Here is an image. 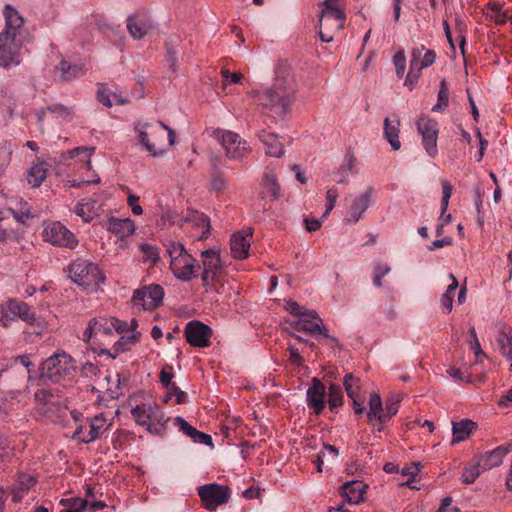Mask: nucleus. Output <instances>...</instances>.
I'll list each match as a JSON object with an SVG mask.
<instances>
[{
  "mask_svg": "<svg viewBox=\"0 0 512 512\" xmlns=\"http://www.w3.org/2000/svg\"><path fill=\"white\" fill-rule=\"evenodd\" d=\"M297 84L294 75L287 67H280L276 72V78L271 87L259 91L256 95L257 102L269 114L283 119L290 111L296 100Z\"/></svg>",
  "mask_w": 512,
  "mask_h": 512,
  "instance_id": "1",
  "label": "nucleus"
},
{
  "mask_svg": "<svg viewBox=\"0 0 512 512\" xmlns=\"http://www.w3.org/2000/svg\"><path fill=\"white\" fill-rule=\"evenodd\" d=\"M3 15L5 28L0 32V67L8 69L21 63L24 18L10 4L4 6Z\"/></svg>",
  "mask_w": 512,
  "mask_h": 512,
  "instance_id": "2",
  "label": "nucleus"
},
{
  "mask_svg": "<svg viewBox=\"0 0 512 512\" xmlns=\"http://www.w3.org/2000/svg\"><path fill=\"white\" fill-rule=\"evenodd\" d=\"M136 131L140 143L153 157L162 156L175 143V131L162 121L136 126Z\"/></svg>",
  "mask_w": 512,
  "mask_h": 512,
  "instance_id": "3",
  "label": "nucleus"
},
{
  "mask_svg": "<svg viewBox=\"0 0 512 512\" xmlns=\"http://www.w3.org/2000/svg\"><path fill=\"white\" fill-rule=\"evenodd\" d=\"M126 330V323L115 317H96L88 322L83 340L90 345H105L115 336Z\"/></svg>",
  "mask_w": 512,
  "mask_h": 512,
  "instance_id": "4",
  "label": "nucleus"
},
{
  "mask_svg": "<svg viewBox=\"0 0 512 512\" xmlns=\"http://www.w3.org/2000/svg\"><path fill=\"white\" fill-rule=\"evenodd\" d=\"M17 319H21L29 326L34 327L35 333L39 335L45 329L44 321L35 316L27 303L16 299H8L0 306V325L7 328Z\"/></svg>",
  "mask_w": 512,
  "mask_h": 512,
  "instance_id": "5",
  "label": "nucleus"
},
{
  "mask_svg": "<svg viewBox=\"0 0 512 512\" xmlns=\"http://www.w3.org/2000/svg\"><path fill=\"white\" fill-rule=\"evenodd\" d=\"M324 8L319 15V36L321 41L329 43L336 32L344 28L345 12L339 0H324Z\"/></svg>",
  "mask_w": 512,
  "mask_h": 512,
  "instance_id": "6",
  "label": "nucleus"
},
{
  "mask_svg": "<svg viewBox=\"0 0 512 512\" xmlns=\"http://www.w3.org/2000/svg\"><path fill=\"white\" fill-rule=\"evenodd\" d=\"M166 247L173 275L178 280L189 282L195 277L196 259L186 251L185 246L180 242L170 241Z\"/></svg>",
  "mask_w": 512,
  "mask_h": 512,
  "instance_id": "7",
  "label": "nucleus"
},
{
  "mask_svg": "<svg viewBox=\"0 0 512 512\" xmlns=\"http://www.w3.org/2000/svg\"><path fill=\"white\" fill-rule=\"evenodd\" d=\"M68 273L70 279L80 286L97 287L105 280L98 265L84 258L72 261Z\"/></svg>",
  "mask_w": 512,
  "mask_h": 512,
  "instance_id": "8",
  "label": "nucleus"
},
{
  "mask_svg": "<svg viewBox=\"0 0 512 512\" xmlns=\"http://www.w3.org/2000/svg\"><path fill=\"white\" fill-rule=\"evenodd\" d=\"M75 371L73 360L65 352L55 353L47 358L40 370V376L53 382H60L68 379Z\"/></svg>",
  "mask_w": 512,
  "mask_h": 512,
  "instance_id": "9",
  "label": "nucleus"
},
{
  "mask_svg": "<svg viewBox=\"0 0 512 512\" xmlns=\"http://www.w3.org/2000/svg\"><path fill=\"white\" fill-rule=\"evenodd\" d=\"M215 135L220 141L226 157L230 160L243 161L251 152L248 142L233 131L217 130Z\"/></svg>",
  "mask_w": 512,
  "mask_h": 512,
  "instance_id": "10",
  "label": "nucleus"
},
{
  "mask_svg": "<svg viewBox=\"0 0 512 512\" xmlns=\"http://www.w3.org/2000/svg\"><path fill=\"white\" fill-rule=\"evenodd\" d=\"M197 490L203 507L210 511L226 504L230 499V489L227 486L210 483L199 486Z\"/></svg>",
  "mask_w": 512,
  "mask_h": 512,
  "instance_id": "11",
  "label": "nucleus"
},
{
  "mask_svg": "<svg viewBox=\"0 0 512 512\" xmlns=\"http://www.w3.org/2000/svg\"><path fill=\"white\" fill-rule=\"evenodd\" d=\"M164 290L160 285L151 284L134 291L131 302L143 310H154L162 304Z\"/></svg>",
  "mask_w": 512,
  "mask_h": 512,
  "instance_id": "12",
  "label": "nucleus"
},
{
  "mask_svg": "<svg viewBox=\"0 0 512 512\" xmlns=\"http://www.w3.org/2000/svg\"><path fill=\"white\" fill-rule=\"evenodd\" d=\"M43 239L52 245L74 249L78 245L75 235L60 222L47 225L43 231Z\"/></svg>",
  "mask_w": 512,
  "mask_h": 512,
  "instance_id": "13",
  "label": "nucleus"
},
{
  "mask_svg": "<svg viewBox=\"0 0 512 512\" xmlns=\"http://www.w3.org/2000/svg\"><path fill=\"white\" fill-rule=\"evenodd\" d=\"M416 125L426 153L432 158L436 157L438 154L437 139L439 132L437 122L428 117H420Z\"/></svg>",
  "mask_w": 512,
  "mask_h": 512,
  "instance_id": "14",
  "label": "nucleus"
},
{
  "mask_svg": "<svg viewBox=\"0 0 512 512\" xmlns=\"http://www.w3.org/2000/svg\"><path fill=\"white\" fill-rule=\"evenodd\" d=\"M203 273L201 279L203 285L208 287L213 285L216 279L221 275L223 263L219 252L214 249H206L201 252Z\"/></svg>",
  "mask_w": 512,
  "mask_h": 512,
  "instance_id": "15",
  "label": "nucleus"
},
{
  "mask_svg": "<svg viewBox=\"0 0 512 512\" xmlns=\"http://www.w3.org/2000/svg\"><path fill=\"white\" fill-rule=\"evenodd\" d=\"M290 324L297 331L329 337L328 329L322 324V319L315 310L307 309L298 319L291 321Z\"/></svg>",
  "mask_w": 512,
  "mask_h": 512,
  "instance_id": "16",
  "label": "nucleus"
},
{
  "mask_svg": "<svg viewBox=\"0 0 512 512\" xmlns=\"http://www.w3.org/2000/svg\"><path fill=\"white\" fill-rule=\"evenodd\" d=\"M184 333L186 341L193 347L205 348L211 344L212 329L201 321L188 322Z\"/></svg>",
  "mask_w": 512,
  "mask_h": 512,
  "instance_id": "17",
  "label": "nucleus"
},
{
  "mask_svg": "<svg viewBox=\"0 0 512 512\" xmlns=\"http://www.w3.org/2000/svg\"><path fill=\"white\" fill-rule=\"evenodd\" d=\"M373 196L374 188L367 187L363 193L353 197L348 209L346 222L352 224L357 223L363 217V214L366 212L369 206L373 203Z\"/></svg>",
  "mask_w": 512,
  "mask_h": 512,
  "instance_id": "18",
  "label": "nucleus"
},
{
  "mask_svg": "<svg viewBox=\"0 0 512 512\" xmlns=\"http://www.w3.org/2000/svg\"><path fill=\"white\" fill-rule=\"evenodd\" d=\"M325 395V385L318 378H312L311 386L306 391V402L316 415L322 413L325 408Z\"/></svg>",
  "mask_w": 512,
  "mask_h": 512,
  "instance_id": "19",
  "label": "nucleus"
},
{
  "mask_svg": "<svg viewBox=\"0 0 512 512\" xmlns=\"http://www.w3.org/2000/svg\"><path fill=\"white\" fill-rule=\"evenodd\" d=\"M252 230H242L234 233L230 239L231 253L235 259H246L249 256Z\"/></svg>",
  "mask_w": 512,
  "mask_h": 512,
  "instance_id": "20",
  "label": "nucleus"
},
{
  "mask_svg": "<svg viewBox=\"0 0 512 512\" xmlns=\"http://www.w3.org/2000/svg\"><path fill=\"white\" fill-rule=\"evenodd\" d=\"M126 25L129 34L134 39H142L153 29L150 18L139 14L129 15L126 20Z\"/></svg>",
  "mask_w": 512,
  "mask_h": 512,
  "instance_id": "21",
  "label": "nucleus"
},
{
  "mask_svg": "<svg viewBox=\"0 0 512 512\" xmlns=\"http://www.w3.org/2000/svg\"><path fill=\"white\" fill-rule=\"evenodd\" d=\"M425 46L423 44L416 46L412 49L411 60L408 74L405 78L404 85L412 91L418 83L421 76V69L418 67V59L421 57Z\"/></svg>",
  "mask_w": 512,
  "mask_h": 512,
  "instance_id": "22",
  "label": "nucleus"
},
{
  "mask_svg": "<svg viewBox=\"0 0 512 512\" xmlns=\"http://www.w3.org/2000/svg\"><path fill=\"white\" fill-rule=\"evenodd\" d=\"M111 422H107L103 413H99L90 419L89 431L83 435L81 442L91 443L99 439L101 435L110 428Z\"/></svg>",
  "mask_w": 512,
  "mask_h": 512,
  "instance_id": "23",
  "label": "nucleus"
},
{
  "mask_svg": "<svg viewBox=\"0 0 512 512\" xmlns=\"http://www.w3.org/2000/svg\"><path fill=\"white\" fill-rule=\"evenodd\" d=\"M365 488L366 485L361 481H348L341 486V495L345 498L346 503L359 504L364 498Z\"/></svg>",
  "mask_w": 512,
  "mask_h": 512,
  "instance_id": "24",
  "label": "nucleus"
},
{
  "mask_svg": "<svg viewBox=\"0 0 512 512\" xmlns=\"http://www.w3.org/2000/svg\"><path fill=\"white\" fill-rule=\"evenodd\" d=\"M140 338L139 332H133L129 335H121L113 345V352L106 348H101L98 352L99 355L106 354L110 358L115 359L120 353L125 352L129 346L134 345Z\"/></svg>",
  "mask_w": 512,
  "mask_h": 512,
  "instance_id": "25",
  "label": "nucleus"
},
{
  "mask_svg": "<svg viewBox=\"0 0 512 512\" xmlns=\"http://www.w3.org/2000/svg\"><path fill=\"white\" fill-rule=\"evenodd\" d=\"M140 338L139 332H133L129 335H121L113 345V352L106 348H101L98 352L99 355L106 354L110 358L115 359L120 353L125 352L129 346L134 345Z\"/></svg>",
  "mask_w": 512,
  "mask_h": 512,
  "instance_id": "26",
  "label": "nucleus"
},
{
  "mask_svg": "<svg viewBox=\"0 0 512 512\" xmlns=\"http://www.w3.org/2000/svg\"><path fill=\"white\" fill-rule=\"evenodd\" d=\"M258 137L265 147L266 155L279 158L284 154V146L278 135L263 130Z\"/></svg>",
  "mask_w": 512,
  "mask_h": 512,
  "instance_id": "27",
  "label": "nucleus"
},
{
  "mask_svg": "<svg viewBox=\"0 0 512 512\" xmlns=\"http://www.w3.org/2000/svg\"><path fill=\"white\" fill-rule=\"evenodd\" d=\"M36 478L27 473H19L12 490L13 502H19L34 485Z\"/></svg>",
  "mask_w": 512,
  "mask_h": 512,
  "instance_id": "28",
  "label": "nucleus"
},
{
  "mask_svg": "<svg viewBox=\"0 0 512 512\" xmlns=\"http://www.w3.org/2000/svg\"><path fill=\"white\" fill-rule=\"evenodd\" d=\"M496 342L501 354L511 362L510 370L512 371V334L511 329L506 325H502L498 329Z\"/></svg>",
  "mask_w": 512,
  "mask_h": 512,
  "instance_id": "29",
  "label": "nucleus"
},
{
  "mask_svg": "<svg viewBox=\"0 0 512 512\" xmlns=\"http://www.w3.org/2000/svg\"><path fill=\"white\" fill-rule=\"evenodd\" d=\"M101 204L93 199H83L75 207V213L77 216L83 219L84 222H90L94 217L99 214Z\"/></svg>",
  "mask_w": 512,
  "mask_h": 512,
  "instance_id": "30",
  "label": "nucleus"
},
{
  "mask_svg": "<svg viewBox=\"0 0 512 512\" xmlns=\"http://www.w3.org/2000/svg\"><path fill=\"white\" fill-rule=\"evenodd\" d=\"M106 227L110 232L120 238L133 234L135 230L134 222L129 218L117 219L115 217H110L107 220Z\"/></svg>",
  "mask_w": 512,
  "mask_h": 512,
  "instance_id": "31",
  "label": "nucleus"
},
{
  "mask_svg": "<svg viewBox=\"0 0 512 512\" xmlns=\"http://www.w3.org/2000/svg\"><path fill=\"white\" fill-rule=\"evenodd\" d=\"M399 126L400 120L397 116H395L393 120L388 117L384 119V136L394 151L399 150L401 147V142L399 140Z\"/></svg>",
  "mask_w": 512,
  "mask_h": 512,
  "instance_id": "32",
  "label": "nucleus"
},
{
  "mask_svg": "<svg viewBox=\"0 0 512 512\" xmlns=\"http://www.w3.org/2000/svg\"><path fill=\"white\" fill-rule=\"evenodd\" d=\"M475 429L476 423L468 419L452 422V444L468 439Z\"/></svg>",
  "mask_w": 512,
  "mask_h": 512,
  "instance_id": "33",
  "label": "nucleus"
},
{
  "mask_svg": "<svg viewBox=\"0 0 512 512\" xmlns=\"http://www.w3.org/2000/svg\"><path fill=\"white\" fill-rule=\"evenodd\" d=\"M169 418L156 405H151L149 433L162 435L166 431Z\"/></svg>",
  "mask_w": 512,
  "mask_h": 512,
  "instance_id": "34",
  "label": "nucleus"
},
{
  "mask_svg": "<svg viewBox=\"0 0 512 512\" xmlns=\"http://www.w3.org/2000/svg\"><path fill=\"white\" fill-rule=\"evenodd\" d=\"M48 165L44 161H38L31 166L27 173V182L32 188L39 187L47 177Z\"/></svg>",
  "mask_w": 512,
  "mask_h": 512,
  "instance_id": "35",
  "label": "nucleus"
},
{
  "mask_svg": "<svg viewBox=\"0 0 512 512\" xmlns=\"http://www.w3.org/2000/svg\"><path fill=\"white\" fill-rule=\"evenodd\" d=\"M261 186L267 191V193L273 198L278 199L281 195V187L277 178V175L272 170H266Z\"/></svg>",
  "mask_w": 512,
  "mask_h": 512,
  "instance_id": "36",
  "label": "nucleus"
},
{
  "mask_svg": "<svg viewBox=\"0 0 512 512\" xmlns=\"http://www.w3.org/2000/svg\"><path fill=\"white\" fill-rule=\"evenodd\" d=\"M503 456L500 453V450L496 448L492 451L485 452L480 455L477 459L479 467L482 470H490L492 468L498 467L503 462Z\"/></svg>",
  "mask_w": 512,
  "mask_h": 512,
  "instance_id": "37",
  "label": "nucleus"
},
{
  "mask_svg": "<svg viewBox=\"0 0 512 512\" xmlns=\"http://www.w3.org/2000/svg\"><path fill=\"white\" fill-rule=\"evenodd\" d=\"M449 279L451 280V283L448 285L446 291L444 292L440 299V303L444 313H450L452 311L454 293L459 285L458 280L452 273L449 274Z\"/></svg>",
  "mask_w": 512,
  "mask_h": 512,
  "instance_id": "38",
  "label": "nucleus"
},
{
  "mask_svg": "<svg viewBox=\"0 0 512 512\" xmlns=\"http://www.w3.org/2000/svg\"><path fill=\"white\" fill-rule=\"evenodd\" d=\"M151 404L137 405L131 409V414L136 423L146 428L149 432Z\"/></svg>",
  "mask_w": 512,
  "mask_h": 512,
  "instance_id": "39",
  "label": "nucleus"
},
{
  "mask_svg": "<svg viewBox=\"0 0 512 512\" xmlns=\"http://www.w3.org/2000/svg\"><path fill=\"white\" fill-rule=\"evenodd\" d=\"M60 77L63 81H69L74 78L80 77L84 74L81 65H72L66 60H62L59 64Z\"/></svg>",
  "mask_w": 512,
  "mask_h": 512,
  "instance_id": "40",
  "label": "nucleus"
},
{
  "mask_svg": "<svg viewBox=\"0 0 512 512\" xmlns=\"http://www.w3.org/2000/svg\"><path fill=\"white\" fill-rule=\"evenodd\" d=\"M95 148H88V147H76L70 151H68L66 154L62 156L63 160L66 159H73L79 155H81L80 161L83 162V165L87 169H91V155L94 152Z\"/></svg>",
  "mask_w": 512,
  "mask_h": 512,
  "instance_id": "41",
  "label": "nucleus"
},
{
  "mask_svg": "<svg viewBox=\"0 0 512 512\" xmlns=\"http://www.w3.org/2000/svg\"><path fill=\"white\" fill-rule=\"evenodd\" d=\"M379 416H384L382 400L379 394L372 393L369 398V411L367 412V419L369 422L377 420Z\"/></svg>",
  "mask_w": 512,
  "mask_h": 512,
  "instance_id": "42",
  "label": "nucleus"
},
{
  "mask_svg": "<svg viewBox=\"0 0 512 512\" xmlns=\"http://www.w3.org/2000/svg\"><path fill=\"white\" fill-rule=\"evenodd\" d=\"M487 17L497 24H504L508 21L507 12L502 9L501 4L497 2H489L487 4Z\"/></svg>",
  "mask_w": 512,
  "mask_h": 512,
  "instance_id": "43",
  "label": "nucleus"
},
{
  "mask_svg": "<svg viewBox=\"0 0 512 512\" xmlns=\"http://www.w3.org/2000/svg\"><path fill=\"white\" fill-rule=\"evenodd\" d=\"M442 199H441V219H445L444 224L451 220V215H445L448 208L449 199L452 194V185L448 180H442Z\"/></svg>",
  "mask_w": 512,
  "mask_h": 512,
  "instance_id": "44",
  "label": "nucleus"
},
{
  "mask_svg": "<svg viewBox=\"0 0 512 512\" xmlns=\"http://www.w3.org/2000/svg\"><path fill=\"white\" fill-rule=\"evenodd\" d=\"M46 111L50 112L56 118H60L66 121L71 120L74 116L73 109L70 107H66L62 104H53L47 106L45 109L42 110V114L44 115Z\"/></svg>",
  "mask_w": 512,
  "mask_h": 512,
  "instance_id": "45",
  "label": "nucleus"
},
{
  "mask_svg": "<svg viewBox=\"0 0 512 512\" xmlns=\"http://www.w3.org/2000/svg\"><path fill=\"white\" fill-rule=\"evenodd\" d=\"M449 102V88L445 79H442L439 85L438 101L432 107L433 112H441L446 109Z\"/></svg>",
  "mask_w": 512,
  "mask_h": 512,
  "instance_id": "46",
  "label": "nucleus"
},
{
  "mask_svg": "<svg viewBox=\"0 0 512 512\" xmlns=\"http://www.w3.org/2000/svg\"><path fill=\"white\" fill-rule=\"evenodd\" d=\"M328 404L331 410L343 404V393L340 385L331 383L328 388Z\"/></svg>",
  "mask_w": 512,
  "mask_h": 512,
  "instance_id": "47",
  "label": "nucleus"
},
{
  "mask_svg": "<svg viewBox=\"0 0 512 512\" xmlns=\"http://www.w3.org/2000/svg\"><path fill=\"white\" fill-rule=\"evenodd\" d=\"M140 250L142 252V261L144 263H148L150 266H155L157 264L160 256L158 249L155 246L143 243L140 245Z\"/></svg>",
  "mask_w": 512,
  "mask_h": 512,
  "instance_id": "48",
  "label": "nucleus"
},
{
  "mask_svg": "<svg viewBox=\"0 0 512 512\" xmlns=\"http://www.w3.org/2000/svg\"><path fill=\"white\" fill-rule=\"evenodd\" d=\"M343 385L349 398L354 399L358 396L361 384L360 379L353 374L348 373L344 376Z\"/></svg>",
  "mask_w": 512,
  "mask_h": 512,
  "instance_id": "49",
  "label": "nucleus"
},
{
  "mask_svg": "<svg viewBox=\"0 0 512 512\" xmlns=\"http://www.w3.org/2000/svg\"><path fill=\"white\" fill-rule=\"evenodd\" d=\"M61 504L66 508L62 512H83L87 507V501L81 498L62 499Z\"/></svg>",
  "mask_w": 512,
  "mask_h": 512,
  "instance_id": "50",
  "label": "nucleus"
},
{
  "mask_svg": "<svg viewBox=\"0 0 512 512\" xmlns=\"http://www.w3.org/2000/svg\"><path fill=\"white\" fill-rule=\"evenodd\" d=\"M399 402V399L393 396L386 400L384 416H379V423H385L398 412Z\"/></svg>",
  "mask_w": 512,
  "mask_h": 512,
  "instance_id": "51",
  "label": "nucleus"
},
{
  "mask_svg": "<svg viewBox=\"0 0 512 512\" xmlns=\"http://www.w3.org/2000/svg\"><path fill=\"white\" fill-rule=\"evenodd\" d=\"M391 271V267L388 264L377 262L374 267V278L373 284L376 287L382 286V278Z\"/></svg>",
  "mask_w": 512,
  "mask_h": 512,
  "instance_id": "52",
  "label": "nucleus"
},
{
  "mask_svg": "<svg viewBox=\"0 0 512 512\" xmlns=\"http://www.w3.org/2000/svg\"><path fill=\"white\" fill-rule=\"evenodd\" d=\"M469 334H470V337H471L470 348L475 353L476 361L477 362H481L482 358H485L486 355L483 352V350L481 349L480 342H479V340L477 338L476 330H475L474 327H470L469 328Z\"/></svg>",
  "mask_w": 512,
  "mask_h": 512,
  "instance_id": "53",
  "label": "nucleus"
},
{
  "mask_svg": "<svg viewBox=\"0 0 512 512\" xmlns=\"http://www.w3.org/2000/svg\"><path fill=\"white\" fill-rule=\"evenodd\" d=\"M481 467H479L478 463L474 466H470L464 469L462 474V481L465 484H472L481 474Z\"/></svg>",
  "mask_w": 512,
  "mask_h": 512,
  "instance_id": "54",
  "label": "nucleus"
},
{
  "mask_svg": "<svg viewBox=\"0 0 512 512\" xmlns=\"http://www.w3.org/2000/svg\"><path fill=\"white\" fill-rule=\"evenodd\" d=\"M436 60V53L431 49H426L423 51L421 57L418 59V67L419 69H425L430 67Z\"/></svg>",
  "mask_w": 512,
  "mask_h": 512,
  "instance_id": "55",
  "label": "nucleus"
},
{
  "mask_svg": "<svg viewBox=\"0 0 512 512\" xmlns=\"http://www.w3.org/2000/svg\"><path fill=\"white\" fill-rule=\"evenodd\" d=\"M167 390H168V392L164 399L165 402H167L172 396L176 397L177 404H182L187 401L188 396H187L186 392L182 391L176 384L172 385Z\"/></svg>",
  "mask_w": 512,
  "mask_h": 512,
  "instance_id": "56",
  "label": "nucleus"
},
{
  "mask_svg": "<svg viewBox=\"0 0 512 512\" xmlns=\"http://www.w3.org/2000/svg\"><path fill=\"white\" fill-rule=\"evenodd\" d=\"M174 378L173 367L171 365H164L160 372V382L166 388H170L175 383L172 382Z\"/></svg>",
  "mask_w": 512,
  "mask_h": 512,
  "instance_id": "57",
  "label": "nucleus"
},
{
  "mask_svg": "<svg viewBox=\"0 0 512 512\" xmlns=\"http://www.w3.org/2000/svg\"><path fill=\"white\" fill-rule=\"evenodd\" d=\"M174 424L182 431L185 435L192 438L197 434V429L190 425L184 418L177 416L174 420Z\"/></svg>",
  "mask_w": 512,
  "mask_h": 512,
  "instance_id": "58",
  "label": "nucleus"
},
{
  "mask_svg": "<svg viewBox=\"0 0 512 512\" xmlns=\"http://www.w3.org/2000/svg\"><path fill=\"white\" fill-rule=\"evenodd\" d=\"M210 185L212 190L218 193L223 192L227 188V180L222 173L217 172L213 174Z\"/></svg>",
  "mask_w": 512,
  "mask_h": 512,
  "instance_id": "59",
  "label": "nucleus"
},
{
  "mask_svg": "<svg viewBox=\"0 0 512 512\" xmlns=\"http://www.w3.org/2000/svg\"><path fill=\"white\" fill-rule=\"evenodd\" d=\"M393 63L396 69V74L399 77H403L406 69V56L404 51H399L395 54L393 58Z\"/></svg>",
  "mask_w": 512,
  "mask_h": 512,
  "instance_id": "60",
  "label": "nucleus"
},
{
  "mask_svg": "<svg viewBox=\"0 0 512 512\" xmlns=\"http://www.w3.org/2000/svg\"><path fill=\"white\" fill-rule=\"evenodd\" d=\"M110 96H111V93H110L108 87L104 84L99 85L98 90H97L98 101L107 107H111L112 102H111Z\"/></svg>",
  "mask_w": 512,
  "mask_h": 512,
  "instance_id": "61",
  "label": "nucleus"
},
{
  "mask_svg": "<svg viewBox=\"0 0 512 512\" xmlns=\"http://www.w3.org/2000/svg\"><path fill=\"white\" fill-rule=\"evenodd\" d=\"M285 309L293 316L300 317L307 309L300 306L296 301H286Z\"/></svg>",
  "mask_w": 512,
  "mask_h": 512,
  "instance_id": "62",
  "label": "nucleus"
},
{
  "mask_svg": "<svg viewBox=\"0 0 512 512\" xmlns=\"http://www.w3.org/2000/svg\"><path fill=\"white\" fill-rule=\"evenodd\" d=\"M338 198V191L335 188L328 189L326 192L327 207L325 215L329 214L335 207L336 200Z\"/></svg>",
  "mask_w": 512,
  "mask_h": 512,
  "instance_id": "63",
  "label": "nucleus"
},
{
  "mask_svg": "<svg viewBox=\"0 0 512 512\" xmlns=\"http://www.w3.org/2000/svg\"><path fill=\"white\" fill-rule=\"evenodd\" d=\"M447 374L450 377H453L454 379H456L458 381H461V382H464V383H470L471 382L470 375L463 373L458 368L450 367L449 369H447Z\"/></svg>",
  "mask_w": 512,
  "mask_h": 512,
  "instance_id": "64",
  "label": "nucleus"
}]
</instances>
